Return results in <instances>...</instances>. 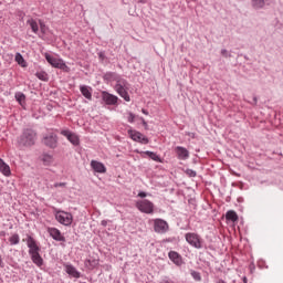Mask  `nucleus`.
<instances>
[{"instance_id": "obj_1", "label": "nucleus", "mask_w": 283, "mask_h": 283, "mask_svg": "<svg viewBox=\"0 0 283 283\" xmlns=\"http://www.w3.org/2000/svg\"><path fill=\"white\" fill-rule=\"evenodd\" d=\"M27 244L29 247V254L31 255L33 264L43 266V258L40 254L41 248L36 244V241L32 235L27 237Z\"/></svg>"}, {"instance_id": "obj_2", "label": "nucleus", "mask_w": 283, "mask_h": 283, "mask_svg": "<svg viewBox=\"0 0 283 283\" xmlns=\"http://www.w3.org/2000/svg\"><path fill=\"white\" fill-rule=\"evenodd\" d=\"M36 143V130L25 128L18 139L20 147H32Z\"/></svg>"}, {"instance_id": "obj_3", "label": "nucleus", "mask_w": 283, "mask_h": 283, "mask_svg": "<svg viewBox=\"0 0 283 283\" xmlns=\"http://www.w3.org/2000/svg\"><path fill=\"white\" fill-rule=\"evenodd\" d=\"M115 90L117 94H119V96L124 98V101H126L127 103L132 101V98L129 97V93L127 92V90H129V84L127 83V80L123 77L118 78L115 85Z\"/></svg>"}, {"instance_id": "obj_4", "label": "nucleus", "mask_w": 283, "mask_h": 283, "mask_svg": "<svg viewBox=\"0 0 283 283\" xmlns=\"http://www.w3.org/2000/svg\"><path fill=\"white\" fill-rule=\"evenodd\" d=\"M45 60L52 67H56L57 70H63L64 72H67V64L59 57H54L50 55L49 53H45Z\"/></svg>"}, {"instance_id": "obj_5", "label": "nucleus", "mask_w": 283, "mask_h": 283, "mask_svg": "<svg viewBox=\"0 0 283 283\" xmlns=\"http://www.w3.org/2000/svg\"><path fill=\"white\" fill-rule=\"evenodd\" d=\"M42 143L45 147H49V149H56V147H59V136L54 133H50L43 137Z\"/></svg>"}, {"instance_id": "obj_6", "label": "nucleus", "mask_w": 283, "mask_h": 283, "mask_svg": "<svg viewBox=\"0 0 283 283\" xmlns=\"http://www.w3.org/2000/svg\"><path fill=\"white\" fill-rule=\"evenodd\" d=\"M185 238L186 242L191 247H195V249H202V239L197 233L188 232Z\"/></svg>"}, {"instance_id": "obj_7", "label": "nucleus", "mask_w": 283, "mask_h": 283, "mask_svg": "<svg viewBox=\"0 0 283 283\" xmlns=\"http://www.w3.org/2000/svg\"><path fill=\"white\" fill-rule=\"evenodd\" d=\"M136 207L142 213H154V203L147 199L137 201Z\"/></svg>"}, {"instance_id": "obj_8", "label": "nucleus", "mask_w": 283, "mask_h": 283, "mask_svg": "<svg viewBox=\"0 0 283 283\" xmlns=\"http://www.w3.org/2000/svg\"><path fill=\"white\" fill-rule=\"evenodd\" d=\"M55 219L57 220V222H60V224H64L65 227H70V224H72V213L70 212H57L55 214Z\"/></svg>"}, {"instance_id": "obj_9", "label": "nucleus", "mask_w": 283, "mask_h": 283, "mask_svg": "<svg viewBox=\"0 0 283 283\" xmlns=\"http://www.w3.org/2000/svg\"><path fill=\"white\" fill-rule=\"evenodd\" d=\"M154 230L156 233H167L169 231V223L163 219H155Z\"/></svg>"}, {"instance_id": "obj_10", "label": "nucleus", "mask_w": 283, "mask_h": 283, "mask_svg": "<svg viewBox=\"0 0 283 283\" xmlns=\"http://www.w3.org/2000/svg\"><path fill=\"white\" fill-rule=\"evenodd\" d=\"M128 135L130 136L132 140H135V143H142V145H148L149 144V138H147L140 132L128 130Z\"/></svg>"}, {"instance_id": "obj_11", "label": "nucleus", "mask_w": 283, "mask_h": 283, "mask_svg": "<svg viewBox=\"0 0 283 283\" xmlns=\"http://www.w3.org/2000/svg\"><path fill=\"white\" fill-rule=\"evenodd\" d=\"M61 134L62 136H65L67 140H70V143L75 147H77V145H81V139H78V136L76 134L70 130H62Z\"/></svg>"}, {"instance_id": "obj_12", "label": "nucleus", "mask_w": 283, "mask_h": 283, "mask_svg": "<svg viewBox=\"0 0 283 283\" xmlns=\"http://www.w3.org/2000/svg\"><path fill=\"white\" fill-rule=\"evenodd\" d=\"M102 98L106 105H116L118 103V97L116 95H112L107 92L102 93Z\"/></svg>"}, {"instance_id": "obj_13", "label": "nucleus", "mask_w": 283, "mask_h": 283, "mask_svg": "<svg viewBox=\"0 0 283 283\" xmlns=\"http://www.w3.org/2000/svg\"><path fill=\"white\" fill-rule=\"evenodd\" d=\"M91 167L94 171H96V174H107V168L101 161L92 160Z\"/></svg>"}, {"instance_id": "obj_14", "label": "nucleus", "mask_w": 283, "mask_h": 283, "mask_svg": "<svg viewBox=\"0 0 283 283\" xmlns=\"http://www.w3.org/2000/svg\"><path fill=\"white\" fill-rule=\"evenodd\" d=\"M48 232L50 233L51 238H53V240H56L57 242H65V237L61 234V231L59 229L49 228Z\"/></svg>"}, {"instance_id": "obj_15", "label": "nucleus", "mask_w": 283, "mask_h": 283, "mask_svg": "<svg viewBox=\"0 0 283 283\" xmlns=\"http://www.w3.org/2000/svg\"><path fill=\"white\" fill-rule=\"evenodd\" d=\"M175 154L179 160H187V158H189V150L182 146H177L175 148Z\"/></svg>"}, {"instance_id": "obj_16", "label": "nucleus", "mask_w": 283, "mask_h": 283, "mask_svg": "<svg viewBox=\"0 0 283 283\" xmlns=\"http://www.w3.org/2000/svg\"><path fill=\"white\" fill-rule=\"evenodd\" d=\"M168 258L169 260H171V262H174V264H176L177 266H182V256L176 252V251H170L168 253Z\"/></svg>"}, {"instance_id": "obj_17", "label": "nucleus", "mask_w": 283, "mask_h": 283, "mask_svg": "<svg viewBox=\"0 0 283 283\" xmlns=\"http://www.w3.org/2000/svg\"><path fill=\"white\" fill-rule=\"evenodd\" d=\"M84 264H85V268L88 269V271H94V269L98 266L99 261L98 259L90 258L85 260Z\"/></svg>"}, {"instance_id": "obj_18", "label": "nucleus", "mask_w": 283, "mask_h": 283, "mask_svg": "<svg viewBox=\"0 0 283 283\" xmlns=\"http://www.w3.org/2000/svg\"><path fill=\"white\" fill-rule=\"evenodd\" d=\"M80 92L87 101H92V87L82 85L80 86Z\"/></svg>"}, {"instance_id": "obj_19", "label": "nucleus", "mask_w": 283, "mask_h": 283, "mask_svg": "<svg viewBox=\"0 0 283 283\" xmlns=\"http://www.w3.org/2000/svg\"><path fill=\"white\" fill-rule=\"evenodd\" d=\"M65 271L67 275H71V277H81V272L76 271V268H74L73 265H65Z\"/></svg>"}, {"instance_id": "obj_20", "label": "nucleus", "mask_w": 283, "mask_h": 283, "mask_svg": "<svg viewBox=\"0 0 283 283\" xmlns=\"http://www.w3.org/2000/svg\"><path fill=\"white\" fill-rule=\"evenodd\" d=\"M0 171L3 174V176H11L10 166L3 161V159L0 158Z\"/></svg>"}, {"instance_id": "obj_21", "label": "nucleus", "mask_w": 283, "mask_h": 283, "mask_svg": "<svg viewBox=\"0 0 283 283\" xmlns=\"http://www.w3.org/2000/svg\"><path fill=\"white\" fill-rule=\"evenodd\" d=\"M226 220H228L230 222H238V220H239L238 213L233 210H229L226 213Z\"/></svg>"}, {"instance_id": "obj_22", "label": "nucleus", "mask_w": 283, "mask_h": 283, "mask_svg": "<svg viewBox=\"0 0 283 283\" xmlns=\"http://www.w3.org/2000/svg\"><path fill=\"white\" fill-rule=\"evenodd\" d=\"M118 78L122 77L116 73L108 72L104 74V81H116V83H118Z\"/></svg>"}, {"instance_id": "obj_23", "label": "nucleus", "mask_w": 283, "mask_h": 283, "mask_svg": "<svg viewBox=\"0 0 283 283\" xmlns=\"http://www.w3.org/2000/svg\"><path fill=\"white\" fill-rule=\"evenodd\" d=\"M144 154L145 156H148V158H150L151 160H155V163H163V160L160 159V156H158V154L154 151L147 150Z\"/></svg>"}, {"instance_id": "obj_24", "label": "nucleus", "mask_w": 283, "mask_h": 283, "mask_svg": "<svg viewBox=\"0 0 283 283\" xmlns=\"http://www.w3.org/2000/svg\"><path fill=\"white\" fill-rule=\"evenodd\" d=\"M27 23L30 25L32 32H34V34H36L39 32V24L36 23V20L34 19H30L27 21Z\"/></svg>"}, {"instance_id": "obj_25", "label": "nucleus", "mask_w": 283, "mask_h": 283, "mask_svg": "<svg viewBox=\"0 0 283 283\" xmlns=\"http://www.w3.org/2000/svg\"><path fill=\"white\" fill-rule=\"evenodd\" d=\"M15 99L19 102V105H21V107L25 105V94L21 92L15 93Z\"/></svg>"}, {"instance_id": "obj_26", "label": "nucleus", "mask_w": 283, "mask_h": 283, "mask_svg": "<svg viewBox=\"0 0 283 283\" xmlns=\"http://www.w3.org/2000/svg\"><path fill=\"white\" fill-rule=\"evenodd\" d=\"M15 61H17L18 65L25 67V60L23 59V55H21V53L15 54Z\"/></svg>"}, {"instance_id": "obj_27", "label": "nucleus", "mask_w": 283, "mask_h": 283, "mask_svg": "<svg viewBox=\"0 0 283 283\" xmlns=\"http://www.w3.org/2000/svg\"><path fill=\"white\" fill-rule=\"evenodd\" d=\"M190 275L196 280V282H202V275H200V272L191 270Z\"/></svg>"}, {"instance_id": "obj_28", "label": "nucleus", "mask_w": 283, "mask_h": 283, "mask_svg": "<svg viewBox=\"0 0 283 283\" xmlns=\"http://www.w3.org/2000/svg\"><path fill=\"white\" fill-rule=\"evenodd\" d=\"M35 76L40 81H48V73L45 71L35 73Z\"/></svg>"}, {"instance_id": "obj_29", "label": "nucleus", "mask_w": 283, "mask_h": 283, "mask_svg": "<svg viewBox=\"0 0 283 283\" xmlns=\"http://www.w3.org/2000/svg\"><path fill=\"white\" fill-rule=\"evenodd\" d=\"M10 244L14 245V244H19L20 242V238L18 233H14L10 239H9Z\"/></svg>"}, {"instance_id": "obj_30", "label": "nucleus", "mask_w": 283, "mask_h": 283, "mask_svg": "<svg viewBox=\"0 0 283 283\" xmlns=\"http://www.w3.org/2000/svg\"><path fill=\"white\" fill-rule=\"evenodd\" d=\"M252 6L253 8L260 9L264 6V0H253Z\"/></svg>"}, {"instance_id": "obj_31", "label": "nucleus", "mask_w": 283, "mask_h": 283, "mask_svg": "<svg viewBox=\"0 0 283 283\" xmlns=\"http://www.w3.org/2000/svg\"><path fill=\"white\" fill-rule=\"evenodd\" d=\"M42 161L44 163V165H50L52 163V156L48 155V154H44L42 156Z\"/></svg>"}, {"instance_id": "obj_32", "label": "nucleus", "mask_w": 283, "mask_h": 283, "mask_svg": "<svg viewBox=\"0 0 283 283\" xmlns=\"http://www.w3.org/2000/svg\"><path fill=\"white\" fill-rule=\"evenodd\" d=\"M221 56H224V59L231 57V55H230L229 51H227V49L221 50Z\"/></svg>"}, {"instance_id": "obj_33", "label": "nucleus", "mask_w": 283, "mask_h": 283, "mask_svg": "<svg viewBox=\"0 0 283 283\" xmlns=\"http://www.w3.org/2000/svg\"><path fill=\"white\" fill-rule=\"evenodd\" d=\"M136 115H134V113H128V123H134Z\"/></svg>"}, {"instance_id": "obj_34", "label": "nucleus", "mask_w": 283, "mask_h": 283, "mask_svg": "<svg viewBox=\"0 0 283 283\" xmlns=\"http://www.w3.org/2000/svg\"><path fill=\"white\" fill-rule=\"evenodd\" d=\"M139 120H142V124L145 127V129H148L149 125H147V120H145V118L143 117H140Z\"/></svg>"}, {"instance_id": "obj_35", "label": "nucleus", "mask_w": 283, "mask_h": 283, "mask_svg": "<svg viewBox=\"0 0 283 283\" xmlns=\"http://www.w3.org/2000/svg\"><path fill=\"white\" fill-rule=\"evenodd\" d=\"M187 174L191 177V178H196L197 174L193 170H187Z\"/></svg>"}, {"instance_id": "obj_36", "label": "nucleus", "mask_w": 283, "mask_h": 283, "mask_svg": "<svg viewBox=\"0 0 283 283\" xmlns=\"http://www.w3.org/2000/svg\"><path fill=\"white\" fill-rule=\"evenodd\" d=\"M67 184H65V182H59V184H54V188L56 189V188H59V187H65Z\"/></svg>"}, {"instance_id": "obj_37", "label": "nucleus", "mask_w": 283, "mask_h": 283, "mask_svg": "<svg viewBox=\"0 0 283 283\" xmlns=\"http://www.w3.org/2000/svg\"><path fill=\"white\" fill-rule=\"evenodd\" d=\"M160 283H175L171 279H164Z\"/></svg>"}, {"instance_id": "obj_38", "label": "nucleus", "mask_w": 283, "mask_h": 283, "mask_svg": "<svg viewBox=\"0 0 283 283\" xmlns=\"http://www.w3.org/2000/svg\"><path fill=\"white\" fill-rule=\"evenodd\" d=\"M98 56H99V59H101L102 61H105V53L99 52V53H98Z\"/></svg>"}, {"instance_id": "obj_39", "label": "nucleus", "mask_w": 283, "mask_h": 283, "mask_svg": "<svg viewBox=\"0 0 283 283\" xmlns=\"http://www.w3.org/2000/svg\"><path fill=\"white\" fill-rule=\"evenodd\" d=\"M138 197H139V198H147V192H139V193H138Z\"/></svg>"}, {"instance_id": "obj_40", "label": "nucleus", "mask_w": 283, "mask_h": 283, "mask_svg": "<svg viewBox=\"0 0 283 283\" xmlns=\"http://www.w3.org/2000/svg\"><path fill=\"white\" fill-rule=\"evenodd\" d=\"M216 283H228V282L222 279H218Z\"/></svg>"}, {"instance_id": "obj_41", "label": "nucleus", "mask_w": 283, "mask_h": 283, "mask_svg": "<svg viewBox=\"0 0 283 283\" xmlns=\"http://www.w3.org/2000/svg\"><path fill=\"white\" fill-rule=\"evenodd\" d=\"M142 112H143L146 116H149V112H147V109L143 108Z\"/></svg>"}, {"instance_id": "obj_42", "label": "nucleus", "mask_w": 283, "mask_h": 283, "mask_svg": "<svg viewBox=\"0 0 283 283\" xmlns=\"http://www.w3.org/2000/svg\"><path fill=\"white\" fill-rule=\"evenodd\" d=\"M102 227H107V220H102Z\"/></svg>"}, {"instance_id": "obj_43", "label": "nucleus", "mask_w": 283, "mask_h": 283, "mask_svg": "<svg viewBox=\"0 0 283 283\" xmlns=\"http://www.w3.org/2000/svg\"><path fill=\"white\" fill-rule=\"evenodd\" d=\"M138 3H147V0H138Z\"/></svg>"}, {"instance_id": "obj_44", "label": "nucleus", "mask_w": 283, "mask_h": 283, "mask_svg": "<svg viewBox=\"0 0 283 283\" xmlns=\"http://www.w3.org/2000/svg\"><path fill=\"white\" fill-rule=\"evenodd\" d=\"M0 235H1V237H4V235H6V231H1V232H0Z\"/></svg>"}, {"instance_id": "obj_45", "label": "nucleus", "mask_w": 283, "mask_h": 283, "mask_svg": "<svg viewBox=\"0 0 283 283\" xmlns=\"http://www.w3.org/2000/svg\"><path fill=\"white\" fill-rule=\"evenodd\" d=\"M1 264H3V259H1V255H0V266Z\"/></svg>"}, {"instance_id": "obj_46", "label": "nucleus", "mask_w": 283, "mask_h": 283, "mask_svg": "<svg viewBox=\"0 0 283 283\" xmlns=\"http://www.w3.org/2000/svg\"><path fill=\"white\" fill-rule=\"evenodd\" d=\"M243 282H244V283H248L247 276L243 277Z\"/></svg>"}, {"instance_id": "obj_47", "label": "nucleus", "mask_w": 283, "mask_h": 283, "mask_svg": "<svg viewBox=\"0 0 283 283\" xmlns=\"http://www.w3.org/2000/svg\"><path fill=\"white\" fill-rule=\"evenodd\" d=\"M253 101H254V103H258V97H254Z\"/></svg>"}, {"instance_id": "obj_48", "label": "nucleus", "mask_w": 283, "mask_h": 283, "mask_svg": "<svg viewBox=\"0 0 283 283\" xmlns=\"http://www.w3.org/2000/svg\"><path fill=\"white\" fill-rule=\"evenodd\" d=\"M41 30H43V24H41Z\"/></svg>"}]
</instances>
